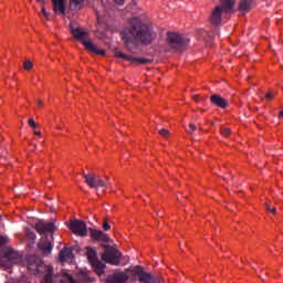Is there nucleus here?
<instances>
[{
    "label": "nucleus",
    "mask_w": 283,
    "mask_h": 283,
    "mask_svg": "<svg viewBox=\"0 0 283 283\" xmlns=\"http://www.w3.org/2000/svg\"><path fill=\"white\" fill-rule=\"evenodd\" d=\"M42 14L43 17H45L46 19H50V13L48 11H45V7H42Z\"/></svg>",
    "instance_id": "nucleus-32"
},
{
    "label": "nucleus",
    "mask_w": 283,
    "mask_h": 283,
    "mask_svg": "<svg viewBox=\"0 0 283 283\" xmlns=\"http://www.w3.org/2000/svg\"><path fill=\"white\" fill-rule=\"evenodd\" d=\"M61 262H72L74 260V254H72V250L64 249L60 252Z\"/></svg>",
    "instance_id": "nucleus-18"
},
{
    "label": "nucleus",
    "mask_w": 283,
    "mask_h": 283,
    "mask_svg": "<svg viewBox=\"0 0 283 283\" xmlns=\"http://www.w3.org/2000/svg\"><path fill=\"white\" fill-rule=\"evenodd\" d=\"M27 237L29 238V240H32V242H34V240H36V235L34 233H32V232H29L27 234Z\"/></svg>",
    "instance_id": "nucleus-29"
},
{
    "label": "nucleus",
    "mask_w": 283,
    "mask_h": 283,
    "mask_svg": "<svg viewBox=\"0 0 283 283\" xmlns=\"http://www.w3.org/2000/svg\"><path fill=\"white\" fill-rule=\"evenodd\" d=\"M221 134L222 136H229L231 134V129L230 128H221Z\"/></svg>",
    "instance_id": "nucleus-26"
},
{
    "label": "nucleus",
    "mask_w": 283,
    "mask_h": 283,
    "mask_svg": "<svg viewBox=\"0 0 283 283\" xmlns=\"http://www.w3.org/2000/svg\"><path fill=\"white\" fill-rule=\"evenodd\" d=\"M86 255L95 273H97V275H103V271H105V265L103 264V262L98 261V258L96 256V250L92 248H86Z\"/></svg>",
    "instance_id": "nucleus-5"
},
{
    "label": "nucleus",
    "mask_w": 283,
    "mask_h": 283,
    "mask_svg": "<svg viewBox=\"0 0 283 283\" xmlns=\"http://www.w3.org/2000/svg\"><path fill=\"white\" fill-rule=\"evenodd\" d=\"M139 272H137V275L139 276V282L143 283H154V279L151 277V275L147 272H144L140 268Z\"/></svg>",
    "instance_id": "nucleus-20"
},
{
    "label": "nucleus",
    "mask_w": 283,
    "mask_h": 283,
    "mask_svg": "<svg viewBox=\"0 0 283 283\" xmlns=\"http://www.w3.org/2000/svg\"><path fill=\"white\" fill-rule=\"evenodd\" d=\"M102 260L104 262H107V264H113L115 266H118L119 260H120V252H118V250L112 247H106L102 255Z\"/></svg>",
    "instance_id": "nucleus-6"
},
{
    "label": "nucleus",
    "mask_w": 283,
    "mask_h": 283,
    "mask_svg": "<svg viewBox=\"0 0 283 283\" xmlns=\"http://www.w3.org/2000/svg\"><path fill=\"white\" fill-rule=\"evenodd\" d=\"M39 3H45V0H36Z\"/></svg>",
    "instance_id": "nucleus-37"
},
{
    "label": "nucleus",
    "mask_w": 283,
    "mask_h": 283,
    "mask_svg": "<svg viewBox=\"0 0 283 283\" xmlns=\"http://www.w3.org/2000/svg\"><path fill=\"white\" fill-rule=\"evenodd\" d=\"M116 59H123L124 61H129L132 65H147L149 63V60L145 57H136L134 55H127L120 51L115 52Z\"/></svg>",
    "instance_id": "nucleus-8"
},
{
    "label": "nucleus",
    "mask_w": 283,
    "mask_h": 283,
    "mask_svg": "<svg viewBox=\"0 0 283 283\" xmlns=\"http://www.w3.org/2000/svg\"><path fill=\"white\" fill-rule=\"evenodd\" d=\"M70 229L72 233L75 235H80V238H85L87 235V226L84 221L73 220L70 222Z\"/></svg>",
    "instance_id": "nucleus-9"
},
{
    "label": "nucleus",
    "mask_w": 283,
    "mask_h": 283,
    "mask_svg": "<svg viewBox=\"0 0 283 283\" xmlns=\"http://www.w3.org/2000/svg\"><path fill=\"white\" fill-rule=\"evenodd\" d=\"M29 271L42 273V283H52V266L45 265L36 256L27 260Z\"/></svg>",
    "instance_id": "nucleus-3"
},
{
    "label": "nucleus",
    "mask_w": 283,
    "mask_h": 283,
    "mask_svg": "<svg viewBox=\"0 0 283 283\" xmlns=\"http://www.w3.org/2000/svg\"><path fill=\"white\" fill-rule=\"evenodd\" d=\"M129 277L123 272H116L109 277L111 283H125Z\"/></svg>",
    "instance_id": "nucleus-16"
},
{
    "label": "nucleus",
    "mask_w": 283,
    "mask_h": 283,
    "mask_svg": "<svg viewBox=\"0 0 283 283\" xmlns=\"http://www.w3.org/2000/svg\"><path fill=\"white\" fill-rule=\"evenodd\" d=\"M280 118H283V111L280 112Z\"/></svg>",
    "instance_id": "nucleus-38"
},
{
    "label": "nucleus",
    "mask_w": 283,
    "mask_h": 283,
    "mask_svg": "<svg viewBox=\"0 0 283 283\" xmlns=\"http://www.w3.org/2000/svg\"><path fill=\"white\" fill-rule=\"evenodd\" d=\"M166 41L171 48H182L189 43V40H185L180 33L176 32H168Z\"/></svg>",
    "instance_id": "nucleus-7"
},
{
    "label": "nucleus",
    "mask_w": 283,
    "mask_h": 283,
    "mask_svg": "<svg viewBox=\"0 0 283 283\" xmlns=\"http://www.w3.org/2000/svg\"><path fill=\"white\" fill-rule=\"evenodd\" d=\"M188 134H193L196 132V125L189 124V128L187 129Z\"/></svg>",
    "instance_id": "nucleus-27"
},
{
    "label": "nucleus",
    "mask_w": 283,
    "mask_h": 283,
    "mask_svg": "<svg viewBox=\"0 0 283 283\" xmlns=\"http://www.w3.org/2000/svg\"><path fill=\"white\" fill-rule=\"evenodd\" d=\"M115 3H117V6H123V3H125V0H114Z\"/></svg>",
    "instance_id": "nucleus-34"
},
{
    "label": "nucleus",
    "mask_w": 283,
    "mask_h": 283,
    "mask_svg": "<svg viewBox=\"0 0 283 283\" xmlns=\"http://www.w3.org/2000/svg\"><path fill=\"white\" fill-rule=\"evenodd\" d=\"M251 6H253V0H241L239 3V10L245 14V12L251 10Z\"/></svg>",
    "instance_id": "nucleus-19"
},
{
    "label": "nucleus",
    "mask_w": 283,
    "mask_h": 283,
    "mask_svg": "<svg viewBox=\"0 0 283 283\" xmlns=\"http://www.w3.org/2000/svg\"><path fill=\"white\" fill-rule=\"evenodd\" d=\"M211 103H213V105H217V107H227L229 105V103L227 102V99H224L222 96L220 95H212L210 97Z\"/></svg>",
    "instance_id": "nucleus-17"
},
{
    "label": "nucleus",
    "mask_w": 283,
    "mask_h": 283,
    "mask_svg": "<svg viewBox=\"0 0 283 283\" xmlns=\"http://www.w3.org/2000/svg\"><path fill=\"white\" fill-rule=\"evenodd\" d=\"M160 136H163L164 138H168L169 137V130L163 128L159 130Z\"/></svg>",
    "instance_id": "nucleus-25"
},
{
    "label": "nucleus",
    "mask_w": 283,
    "mask_h": 283,
    "mask_svg": "<svg viewBox=\"0 0 283 283\" xmlns=\"http://www.w3.org/2000/svg\"><path fill=\"white\" fill-rule=\"evenodd\" d=\"M102 227L104 231H109V229H112V227L109 226V223H107V221H105Z\"/></svg>",
    "instance_id": "nucleus-30"
},
{
    "label": "nucleus",
    "mask_w": 283,
    "mask_h": 283,
    "mask_svg": "<svg viewBox=\"0 0 283 283\" xmlns=\"http://www.w3.org/2000/svg\"><path fill=\"white\" fill-rule=\"evenodd\" d=\"M71 34H73L74 39H77V41H81L88 50V52H93V54H97L99 56L105 55V50L98 49L94 43H92V40H90V32H87L85 29L78 27L75 22L70 23Z\"/></svg>",
    "instance_id": "nucleus-2"
},
{
    "label": "nucleus",
    "mask_w": 283,
    "mask_h": 283,
    "mask_svg": "<svg viewBox=\"0 0 283 283\" xmlns=\"http://www.w3.org/2000/svg\"><path fill=\"white\" fill-rule=\"evenodd\" d=\"M90 233H91L92 240H101L102 242H109V235H107V233L101 230L91 229Z\"/></svg>",
    "instance_id": "nucleus-13"
},
{
    "label": "nucleus",
    "mask_w": 283,
    "mask_h": 283,
    "mask_svg": "<svg viewBox=\"0 0 283 283\" xmlns=\"http://www.w3.org/2000/svg\"><path fill=\"white\" fill-rule=\"evenodd\" d=\"M34 135L35 136H41V132L40 130H34Z\"/></svg>",
    "instance_id": "nucleus-36"
},
{
    "label": "nucleus",
    "mask_w": 283,
    "mask_h": 283,
    "mask_svg": "<svg viewBox=\"0 0 283 283\" xmlns=\"http://www.w3.org/2000/svg\"><path fill=\"white\" fill-rule=\"evenodd\" d=\"M71 10H81L83 8V0H70Z\"/></svg>",
    "instance_id": "nucleus-21"
},
{
    "label": "nucleus",
    "mask_w": 283,
    "mask_h": 283,
    "mask_svg": "<svg viewBox=\"0 0 283 283\" xmlns=\"http://www.w3.org/2000/svg\"><path fill=\"white\" fill-rule=\"evenodd\" d=\"M4 260H9V262H12L13 264L19 263V260H21V256L18 252L12 250V248H7L3 252Z\"/></svg>",
    "instance_id": "nucleus-12"
},
{
    "label": "nucleus",
    "mask_w": 283,
    "mask_h": 283,
    "mask_svg": "<svg viewBox=\"0 0 283 283\" xmlns=\"http://www.w3.org/2000/svg\"><path fill=\"white\" fill-rule=\"evenodd\" d=\"M7 242H8V238L0 235V247L3 245V244H6Z\"/></svg>",
    "instance_id": "nucleus-31"
},
{
    "label": "nucleus",
    "mask_w": 283,
    "mask_h": 283,
    "mask_svg": "<svg viewBox=\"0 0 283 283\" xmlns=\"http://www.w3.org/2000/svg\"><path fill=\"white\" fill-rule=\"evenodd\" d=\"M233 6H235V0H226L223 1L221 7H217L211 15V23L213 25H219L220 21H222V12H231L233 10Z\"/></svg>",
    "instance_id": "nucleus-4"
},
{
    "label": "nucleus",
    "mask_w": 283,
    "mask_h": 283,
    "mask_svg": "<svg viewBox=\"0 0 283 283\" xmlns=\"http://www.w3.org/2000/svg\"><path fill=\"white\" fill-rule=\"evenodd\" d=\"M61 282H64V283H81V282L74 280V279L72 277V275H70L69 273H63V274H62Z\"/></svg>",
    "instance_id": "nucleus-22"
},
{
    "label": "nucleus",
    "mask_w": 283,
    "mask_h": 283,
    "mask_svg": "<svg viewBox=\"0 0 283 283\" xmlns=\"http://www.w3.org/2000/svg\"><path fill=\"white\" fill-rule=\"evenodd\" d=\"M29 125H30V127H32L33 129H36V123L34 122L33 118H30V119H29Z\"/></svg>",
    "instance_id": "nucleus-28"
},
{
    "label": "nucleus",
    "mask_w": 283,
    "mask_h": 283,
    "mask_svg": "<svg viewBox=\"0 0 283 283\" xmlns=\"http://www.w3.org/2000/svg\"><path fill=\"white\" fill-rule=\"evenodd\" d=\"M35 229L38 233H54V231L56 230V227L52 222L39 221L35 224Z\"/></svg>",
    "instance_id": "nucleus-11"
},
{
    "label": "nucleus",
    "mask_w": 283,
    "mask_h": 283,
    "mask_svg": "<svg viewBox=\"0 0 283 283\" xmlns=\"http://www.w3.org/2000/svg\"><path fill=\"white\" fill-rule=\"evenodd\" d=\"M56 129H62V127H61V126H57Z\"/></svg>",
    "instance_id": "nucleus-39"
},
{
    "label": "nucleus",
    "mask_w": 283,
    "mask_h": 283,
    "mask_svg": "<svg viewBox=\"0 0 283 283\" xmlns=\"http://www.w3.org/2000/svg\"><path fill=\"white\" fill-rule=\"evenodd\" d=\"M36 105H38V107H42L43 106V102L41 99H38L36 101Z\"/></svg>",
    "instance_id": "nucleus-35"
},
{
    "label": "nucleus",
    "mask_w": 283,
    "mask_h": 283,
    "mask_svg": "<svg viewBox=\"0 0 283 283\" xmlns=\"http://www.w3.org/2000/svg\"><path fill=\"white\" fill-rule=\"evenodd\" d=\"M39 249L43 255H50V253H52V242L46 238H43L39 242Z\"/></svg>",
    "instance_id": "nucleus-14"
},
{
    "label": "nucleus",
    "mask_w": 283,
    "mask_h": 283,
    "mask_svg": "<svg viewBox=\"0 0 283 283\" xmlns=\"http://www.w3.org/2000/svg\"><path fill=\"white\" fill-rule=\"evenodd\" d=\"M85 182L91 189H101V187H106L105 181L95 174H88L84 176Z\"/></svg>",
    "instance_id": "nucleus-10"
},
{
    "label": "nucleus",
    "mask_w": 283,
    "mask_h": 283,
    "mask_svg": "<svg viewBox=\"0 0 283 283\" xmlns=\"http://www.w3.org/2000/svg\"><path fill=\"white\" fill-rule=\"evenodd\" d=\"M154 39H156L154 24L147 15L130 19L122 32V40L128 50L138 43L149 45Z\"/></svg>",
    "instance_id": "nucleus-1"
},
{
    "label": "nucleus",
    "mask_w": 283,
    "mask_h": 283,
    "mask_svg": "<svg viewBox=\"0 0 283 283\" xmlns=\"http://www.w3.org/2000/svg\"><path fill=\"white\" fill-rule=\"evenodd\" d=\"M23 67L24 70H27L29 72V70H32L33 67V64L31 61L27 60L24 63H23Z\"/></svg>",
    "instance_id": "nucleus-23"
},
{
    "label": "nucleus",
    "mask_w": 283,
    "mask_h": 283,
    "mask_svg": "<svg viewBox=\"0 0 283 283\" xmlns=\"http://www.w3.org/2000/svg\"><path fill=\"white\" fill-rule=\"evenodd\" d=\"M273 93H268L266 95H265V98H266V101H271V99H273Z\"/></svg>",
    "instance_id": "nucleus-33"
},
{
    "label": "nucleus",
    "mask_w": 283,
    "mask_h": 283,
    "mask_svg": "<svg viewBox=\"0 0 283 283\" xmlns=\"http://www.w3.org/2000/svg\"><path fill=\"white\" fill-rule=\"evenodd\" d=\"M265 209L266 211H269V213H277V210L275 209V207H271L269 203L265 205Z\"/></svg>",
    "instance_id": "nucleus-24"
},
{
    "label": "nucleus",
    "mask_w": 283,
    "mask_h": 283,
    "mask_svg": "<svg viewBox=\"0 0 283 283\" xmlns=\"http://www.w3.org/2000/svg\"><path fill=\"white\" fill-rule=\"evenodd\" d=\"M67 0H51L55 14H65V2Z\"/></svg>",
    "instance_id": "nucleus-15"
}]
</instances>
